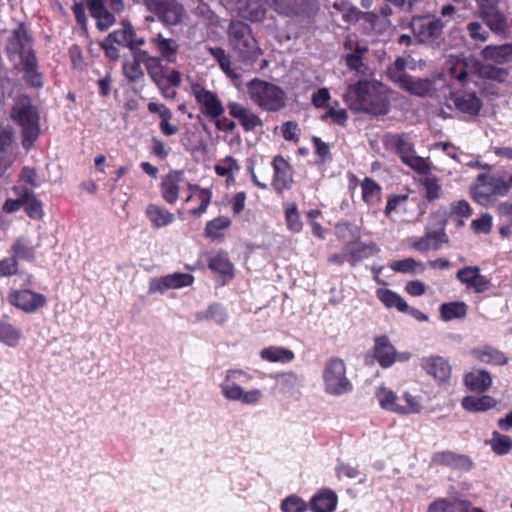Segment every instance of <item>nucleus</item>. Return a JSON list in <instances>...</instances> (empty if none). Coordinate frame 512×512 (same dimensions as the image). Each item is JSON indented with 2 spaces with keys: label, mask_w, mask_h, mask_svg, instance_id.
Masks as SVG:
<instances>
[{
  "label": "nucleus",
  "mask_w": 512,
  "mask_h": 512,
  "mask_svg": "<svg viewBox=\"0 0 512 512\" xmlns=\"http://www.w3.org/2000/svg\"><path fill=\"white\" fill-rule=\"evenodd\" d=\"M145 213L154 228L168 226L174 221V215L171 212L156 204H149Z\"/></svg>",
  "instance_id": "nucleus-37"
},
{
  "label": "nucleus",
  "mask_w": 512,
  "mask_h": 512,
  "mask_svg": "<svg viewBox=\"0 0 512 512\" xmlns=\"http://www.w3.org/2000/svg\"><path fill=\"white\" fill-rule=\"evenodd\" d=\"M208 52L218 62L222 71L231 79H238L240 75L231 67L230 56L220 47H209Z\"/></svg>",
  "instance_id": "nucleus-46"
},
{
  "label": "nucleus",
  "mask_w": 512,
  "mask_h": 512,
  "mask_svg": "<svg viewBox=\"0 0 512 512\" xmlns=\"http://www.w3.org/2000/svg\"><path fill=\"white\" fill-rule=\"evenodd\" d=\"M406 61L403 58H397L395 62L388 67L387 74L389 78L397 84H402L408 77L405 72Z\"/></svg>",
  "instance_id": "nucleus-54"
},
{
  "label": "nucleus",
  "mask_w": 512,
  "mask_h": 512,
  "mask_svg": "<svg viewBox=\"0 0 512 512\" xmlns=\"http://www.w3.org/2000/svg\"><path fill=\"white\" fill-rule=\"evenodd\" d=\"M272 167L274 170L272 186L277 193L281 194L289 189L293 182L292 168L281 155L273 158Z\"/></svg>",
  "instance_id": "nucleus-19"
},
{
  "label": "nucleus",
  "mask_w": 512,
  "mask_h": 512,
  "mask_svg": "<svg viewBox=\"0 0 512 512\" xmlns=\"http://www.w3.org/2000/svg\"><path fill=\"white\" fill-rule=\"evenodd\" d=\"M184 183V173L180 170H173L166 174L160 183L161 196L170 205L176 203L179 192Z\"/></svg>",
  "instance_id": "nucleus-20"
},
{
  "label": "nucleus",
  "mask_w": 512,
  "mask_h": 512,
  "mask_svg": "<svg viewBox=\"0 0 512 512\" xmlns=\"http://www.w3.org/2000/svg\"><path fill=\"white\" fill-rule=\"evenodd\" d=\"M25 211L29 217L34 219H40L43 216L42 205L39 200L36 199L32 191L27 188L24 189Z\"/></svg>",
  "instance_id": "nucleus-52"
},
{
  "label": "nucleus",
  "mask_w": 512,
  "mask_h": 512,
  "mask_svg": "<svg viewBox=\"0 0 512 512\" xmlns=\"http://www.w3.org/2000/svg\"><path fill=\"white\" fill-rule=\"evenodd\" d=\"M464 383L470 391L483 393L491 387L492 377L486 370H474L465 375Z\"/></svg>",
  "instance_id": "nucleus-31"
},
{
  "label": "nucleus",
  "mask_w": 512,
  "mask_h": 512,
  "mask_svg": "<svg viewBox=\"0 0 512 512\" xmlns=\"http://www.w3.org/2000/svg\"><path fill=\"white\" fill-rule=\"evenodd\" d=\"M338 238L345 241L351 238L346 244V249L349 256V264L356 266L363 259L376 255L380 249L374 242L364 243L360 241L359 228L350 223L338 224L336 226Z\"/></svg>",
  "instance_id": "nucleus-6"
},
{
  "label": "nucleus",
  "mask_w": 512,
  "mask_h": 512,
  "mask_svg": "<svg viewBox=\"0 0 512 512\" xmlns=\"http://www.w3.org/2000/svg\"><path fill=\"white\" fill-rule=\"evenodd\" d=\"M242 378L250 379V376L240 369H230L226 372L225 380L221 384L223 396L231 401H240L246 405L258 403L262 398V392L259 389L244 391L237 383Z\"/></svg>",
  "instance_id": "nucleus-8"
},
{
  "label": "nucleus",
  "mask_w": 512,
  "mask_h": 512,
  "mask_svg": "<svg viewBox=\"0 0 512 512\" xmlns=\"http://www.w3.org/2000/svg\"><path fill=\"white\" fill-rule=\"evenodd\" d=\"M383 144L386 149L397 154L401 161L418 173H427L431 170V164L428 158L415 155L414 144L410 141L408 135L386 134L383 137Z\"/></svg>",
  "instance_id": "nucleus-4"
},
{
  "label": "nucleus",
  "mask_w": 512,
  "mask_h": 512,
  "mask_svg": "<svg viewBox=\"0 0 512 512\" xmlns=\"http://www.w3.org/2000/svg\"><path fill=\"white\" fill-rule=\"evenodd\" d=\"M133 37L134 31L131 27L115 30L107 36L109 41L127 47H129V45L132 43Z\"/></svg>",
  "instance_id": "nucleus-56"
},
{
  "label": "nucleus",
  "mask_w": 512,
  "mask_h": 512,
  "mask_svg": "<svg viewBox=\"0 0 512 512\" xmlns=\"http://www.w3.org/2000/svg\"><path fill=\"white\" fill-rule=\"evenodd\" d=\"M481 56L498 64L512 61V43L488 45L481 51Z\"/></svg>",
  "instance_id": "nucleus-33"
},
{
  "label": "nucleus",
  "mask_w": 512,
  "mask_h": 512,
  "mask_svg": "<svg viewBox=\"0 0 512 512\" xmlns=\"http://www.w3.org/2000/svg\"><path fill=\"white\" fill-rule=\"evenodd\" d=\"M24 78L33 87L42 86V77L37 70V59L34 53L26 55V58L22 59Z\"/></svg>",
  "instance_id": "nucleus-41"
},
{
  "label": "nucleus",
  "mask_w": 512,
  "mask_h": 512,
  "mask_svg": "<svg viewBox=\"0 0 512 512\" xmlns=\"http://www.w3.org/2000/svg\"><path fill=\"white\" fill-rule=\"evenodd\" d=\"M230 224H231V221L228 217H226V216L217 217V218L209 221L206 224L205 234L207 237L217 238L220 235L219 232L221 230L228 228L230 226Z\"/></svg>",
  "instance_id": "nucleus-55"
},
{
  "label": "nucleus",
  "mask_w": 512,
  "mask_h": 512,
  "mask_svg": "<svg viewBox=\"0 0 512 512\" xmlns=\"http://www.w3.org/2000/svg\"><path fill=\"white\" fill-rule=\"evenodd\" d=\"M491 447L496 454L504 455L511 450L512 441L508 436L494 432L491 440Z\"/></svg>",
  "instance_id": "nucleus-57"
},
{
  "label": "nucleus",
  "mask_w": 512,
  "mask_h": 512,
  "mask_svg": "<svg viewBox=\"0 0 512 512\" xmlns=\"http://www.w3.org/2000/svg\"><path fill=\"white\" fill-rule=\"evenodd\" d=\"M338 497L330 489L319 490L310 501V509L313 512H333L336 509Z\"/></svg>",
  "instance_id": "nucleus-29"
},
{
  "label": "nucleus",
  "mask_w": 512,
  "mask_h": 512,
  "mask_svg": "<svg viewBox=\"0 0 512 512\" xmlns=\"http://www.w3.org/2000/svg\"><path fill=\"white\" fill-rule=\"evenodd\" d=\"M422 369L438 384L447 383L451 376V366L447 359L441 356H429L421 359Z\"/></svg>",
  "instance_id": "nucleus-18"
},
{
  "label": "nucleus",
  "mask_w": 512,
  "mask_h": 512,
  "mask_svg": "<svg viewBox=\"0 0 512 512\" xmlns=\"http://www.w3.org/2000/svg\"><path fill=\"white\" fill-rule=\"evenodd\" d=\"M376 397L383 409L394 413L415 414L422 409L419 398L408 392H405L402 397H398L393 391L382 387L376 392Z\"/></svg>",
  "instance_id": "nucleus-10"
},
{
  "label": "nucleus",
  "mask_w": 512,
  "mask_h": 512,
  "mask_svg": "<svg viewBox=\"0 0 512 512\" xmlns=\"http://www.w3.org/2000/svg\"><path fill=\"white\" fill-rule=\"evenodd\" d=\"M376 297L388 309L395 308L399 312H403L408 308V304L406 303V301L399 294L390 289H377Z\"/></svg>",
  "instance_id": "nucleus-39"
},
{
  "label": "nucleus",
  "mask_w": 512,
  "mask_h": 512,
  "mask_svg": "<svg viewBox=\"0 0 512 512\" xmlns=\"http://www.w3.org/2000/svg\"><path fill=\"white\" fill-rule=\"evenodd\" d=\"M482 18L486 25L495 33H505L508 29L507 18L497 6L481 11Z\"/></svg>",
  "instance_id": "nucleus-35"
},
{
  "label": "nucleus",
  "mask_w": 512,
  "mask_h": 512,
  "mask_svg": "<svg viewBox=\"0 0 512 512\" xmlns=\"http://www.w3.org/2000/svg\"><path fill=\"white\" fill-rule=\"evenodd\" d=\"M229 115L237 119L245 132L254 131L263 126V121L250 108L238 102H228Z\"/></svg>",
  "instance_id": "nucleus-17"
},
{
  "label": "nucleus",
  "mask_w": 512,
  "mask_h": 512,
  "mask_svg": "<svg viewBox=\"0 0 512 512\" xmlns=\"http://www.w3.org/2000/svg\"><path fill=\"white\" fill-rule=\"evenodd\" d=\"M11 305L26 312L33 313L46 305V297L30 289L12 290L8 295Z\"/></svg>",
  "instance_id": "nucleus-13"
},
{
  "label": "nucleus",
  "mask_w": 512,
  "mask_h": 512,
  "mask_svg": "<svg viewBox=\"0 0 512 512\" xmlns=\"http://www.w3.org/2000/svg\"><path fill=\"white\" fill-rule=\"evenodd\" d=\"M512 188V173L498 170L492 173H481L471 186V196L482 206L493 205L499 197L506 196Z\"/></svg>",
  "instance_id": "nucleus-2"
},
{
  "label": "nucleus",
  "mask_w": 512,
  "mask_h": 512,
  "mask_svg": "<svg viewBox=\"0 0 512 512\" xmlns=\"http://www.w3.org/2000/svg\"><path fill=\"white\" fill-rule=\"evenodd\" d=\"M285 218L287 227L290 231L294 233L301 231L303 224L295 204L286 209Z\"/></svg>",
  "instance_id": "nucleus-58"
},
{
  "label": "nucleus",
  "mask_w": 512,
  "mask_h": 512,
  "mask_svg": "<svg viewBox=\"0 0 512 512\" xmlns=\"http://www.w3.org/2000/svg\"><path fill=\"white\" fill-rule=\"evenodd\" d=\"M278 14L285 16L311 17L317 7L315 0H266Z\"/></svg>",
  "instance_id": "nucleus-12"
},
{
  "label": "nucleus",
  "mask_w": 512,
  "mask_h": 512,
  "mask_svg": "<svg viewBox=\"0 0 512 512\" xmlns=\"http://www.w3.org/2000/svg\"><path fill=\"white\" fill-rule=\"evenodd\" d=\"M24 189L20 187H14L13 190L19 195L18 199H8L3 205V211L6 213H13L20 209L25 203Z\"/></svg>",
  "instance_id": "nucleus-62"
},
{
  "label": "nucleus",
  "mask_w": 512,
  "mask_h": 512,
  "mask_svg": "<svg viewBox=\"0 0 512 512\" xmlns=\"http://www.w3.org/2000/svg\"><path fill=\"white\" fill-rule=\"evenodd\" d=\"M362 191V200L368 206H376L381 201L382 188L373 179L366 177L360 184Z\"/></svg>",
  "instance_id": "nucleus-38"
},
{
  "label": "nucleus",
  "mask_w": 512,
  "mask_h": 512,
  "mask_svg": "<svg viewBox=\"0 0 512 512\" xmlns=\"http://www.w3.org/2000/svg\"><path fill=\"white\" fill-rule=\"evenodd\" d=\"M150 43L156 52L160 54V58L168 63H175L179 44L173 38H166L161 33H157L150 38Z\"/></svg>",
  "instance_id": "nucleus-23"
},
{
  "label": "nucleus",
  "mask_w": 512,
  "mask_h": 512,
  "mask_svg": "<svg viewBox=\"0 0 512 512\" xmlns=\"http://www.w3.org/2000/svg\"><path fill=\"white\" fill-rule=\"evenodd\" d=\"M90 14L97 20V27L101 31L107 30L115 23L113 13L109 12L104 5V1L89 9Z\"/></svg>",
  "instance_id": "nucleus-45"
},
{
  "label": "nucleus",
  "mask_w": 512,
  "mask_h": 512,
  "mask_svg": "<svg viewBox=\"0 0 512 512\" xmlns=\"http://www.w3.org/2000/svg\"><path fill=\"white\" fill-rule=\"evenodd\" d=\"M7 50L11 53L19 54L21 59L26 58V55L30 53H34L32 50V39L23 24L14 30L9 39Z\"/></svg>",
  "instance_id": "nucleus-24"
},
{
  "label": "nucleus",
  "mask_w": 512,
  "mask_h": 512,
  "mask_svg": "<svg viewBox=\"0 0 512 512\" xmlns=\"http://www.w3.org/2000/svg\"><path fill=\"white\" fill-rule=\"evenodd\" d=\"M190 194L185 199V202L197 201L199 202V206L193 208L189 211V213L193 216H201L206 212L207 207L209 206L212 199V192L209 189L201 188L198 185L186 183Z\"/></svg>",
  "instance_id": "nucleus-27"
},
{
  "label": "nucleus",
  "mask_w": 512,
  "mask_h": 512,
  "mask_svg": "<svg viewBox=\"0 0 512 512\" xmlns=\"http://www.w3.org/2000/svg\"><path fill=\"white\" fill-rule=\"evenodd\" d=\"M208 266L215 273L228 275L230 277L233 275V265L229 261L227 255L224 253H218L211 256L208 262Z\"/></svg>",
  "instance_id": "nucleus-48"
},
{
  "label": "nucleus",
  "mask_w": 512,
  "mask_h": 512,
  "mask_svg": "<svg viewBox=\"0 0 512 512\" xmlns=\"http://www.w3.org/2000/svg\"><path fill=\"white\" fill-rule=\"evenodd\" d=\"M395 349L385 336L378 337L375 341L374 355L382 367H389L395 362Z\"/></svg>",
  "instance_id": "nucleus-34"
},
{
  "label": "nucleus",
  "mask_w": 512,
  "mask_h": 512,
  "mask_svg": "<svg viewBox=\"0 0 512 512\" xmlns=\"http://www.w3.org/2000/svg\"><path fill=\"white\" fill-rule=\"evenodd\" d=\"M190 93L205 117L214 120L223 115L225 108L216 92L206 89L200 82L190 81Z\"/></svg>",
  "instance_id": "nucleus-11"
},
{
  "label": "nucleus",
  "mask_w": 512,
  "mask_h": 512,
  "mask_svg": "<svg viewBox=\"0 0 512 512\" xmlns=\"http://www.w3.org/2000/svg\"><path fill=\"white\" fill-rule=\"evenodd\" d=\"M471 355L484 364L502 366L508 363V358L503 352L489 345L474 348Z\"/></svg>",
  "instance_id": "nucleus-30"
},
{
  "label": "nucleus",
  "mask_w": 512,
  "mask_h": 512,
  "mask_svg": "<svg viewBox=\"0 0 512 512\" xmlns=\"http://www.w3.org/2000/svg\"><path fill=\"white\" fill-rule=\"evenodd\" d=\"M390 268L395 272L410 274L416 273L418 268H420L421 272L424 270L422 264L413 258H405L402 260L393 261L390 264Z\"/></svg>",
  "instance_id": "nucleus-53"
},
{
  "label": "nucleus",
  "mask_w": 512,
  "mask_h": 512,
  "mask_svg": "<svg viewBox=\"0 0 512 512\" xmlns=\"http://www.w3.org/2000/svg\"><path fill=\"white\" fill-rule=\"evenodd\" d=\"M399 86L412 94L425 96L431 91L432 83L428 79H413L412 77H408Z\"/></svg>",
  "instance_id": "nucleus-49"
},
{
  "label": "nucleus",
  "mask_w": 512,
  "mask_h": 512,
  "mask_svg": "<svg viewBox=\"0 0 512 512\" xmlns=\"http://www.w3.org/2000/svg\"><path fill=\"white\" fill-rule=\"evenodd\" d=\"M496 405L497 400L489 395L466 396L462 399V407L470 412H485Z\"/></svg>",
  "instance_id": "nucleus-36"
},
{
  "label": "nucleus",
  "mask_w": 512,
  "mask_h": 512,
  "mask_svg": "<svg viewBox=\"0 0 512 512\" xmlns=\"http://www.w3.org/2000/svg\"><path fill=\"white\" fill-rule=\"evenodd\" d=\"M143 56L137 53L132 60H126L123 63V73L130 82H137L143 78L144 73L141 67Z\"/></svg>",
  "instance_id": "nucleus-47"
},
{
  "label": "nucleus",
  "mask_w": 512,
  "mask_h": 512,
  "mask_svg": "<svg viewBox=\"0 0 512 512\" xmlns=\"http://www.w3.org/2000/svg\"><path fill=\"white\" fill-rule=\"evenodd\" d=\"M440 19L428 16L414 17L411 21V29L419 42H429L437 39L443 30Z\"/></svg>",
  "instance_id": "nucleus-14"
},
{
  "label": "nucleus",
  "mask_w": 512,
  "mask_h": 512,
  "mask_svg": "<svg viewBox=\"0 0 512 512\" xmlns=\"http://www.w3.org/2000/svg\"><path fill=\"white\" fill-rule=\"evenodd\" d=\"M228 39L233 50L243 61H253L259 56L260 48L248 24L242 21L231 22Z\"/></svg>",
  "instance_id": "nucleus-7"
},
{
  "label": "nucleus",
  "mask_w": 512,
  "mask_h": 512,
  "mask_svg": "<svg viewBox=\"0 0 512 512\" xmlns=\"http://www.w3.org/2000/svg\"><path fill=\"white\" fill-rule=\"evenodd\" d=\"M322 377L328 394L342 395L352 390V384L346 377V365L338 357H331L325 362Z\"/></svg>",
  "instance_id": "nucleus-9"
},
{
  "label": "nucleus",
  "mask_w": 512,
  "mask_h": 512,
  "mask_svg": "<svg viewBox=\"0 0 512 512\" xmlns=\"http://www.w3.org/2000/svg\"><path fill=\"white\" fill-rule=\"evenodd\" d=\"M152 13L165 25H178L185 16V9L177 0H164Z\"/></svg>",
  "instance_id": "nucleus-21"
},
{
  "label": "nucleus",
  "mask_w": 512,
  "mask_h": 512,
  "mask_svg": "<svg viewBox=\"0 0 512 512\" xmlns=\"http://www.w3.org/2000/svg\"><path fill=\"white\" fill-rule=\"evenodd\" d=\"M344 100L355 111L385 115L389 110L386 87L376 81H359L349 85Z\"/></svg>",
  "instance_id": "nucleus-1"
},
{
  "label": "nucleus",
  "mask_w": 512,
  "mask_h": 512,
  "mask_svg": "<svg viewBox=\"0 0 512 512\" xmlns=\"http://www.w3.org/2000/svg\"><path fill=\"white\" fill-rule=\"evenodd\" d=\"M22 337L21 331L8 322L0 321V341L10 347L18 345Z\"/></svg>",
  "instance_id": "nucleus-51"
},
{
  "label": "nucleus",
  "mask_w": 512,
  "mask_h": 512,
  "mask_svg": "<svg viewBox=\"0 0 512 512\" xmlns=\"http://www.w3.org/2000/svg\"><path fill=\"white\" fill-rule=\"evenodd\" d=\"M450 98L458 110L472 116L477 115L482 108V102L474 92H454Z\"/></svg>",
  "instance_id": "nucleus-26"
},
{
  "label": "nucleus",
  "mask_w": 512,
  "mask_h": 512,
  "mask_svg": "<svg viewBox=\"0 0 512 512\" xmlns=\"http://www.w3.org/2000/svg\"><path fill=\"white\" fill-rule=\"evenodd\" d=\"M492 228V216L488 213L474 219L471 222V229L477 234H488Z\"/></svg>",
  "instance_id": "nucleus-59"
},
{
  "label": "nucleus",
  "mask_w": 512,
  "mask_h": 512,
  "mask_svg": "<svg viewBox=\"0 0 512 512\" xmlns=\"http://www.w3.org/2000/svg\"><path fill=\"white\" fill-rule=\"evenodd\" d=\"M420 185L424 188V197L428 202H433L441 197L442 188L436 176L429 172L421 173Z\"/></svg>",
  "instance_id": "nucleus-40"
},
{
  "label": "nucleus",
  "mask_w": 512,
  "mask_h": 512,
  "mask_svg": "<svg viewBox=\"0 0 512 512\" xmlns=\"http://www.w3.org/2000/svg\"><path fill=\"white\" fill-rule=\"evenodd\" d=\"M449 76L458 80L461 84H464L467 80L468 73L466 70V63L463 61H456L449 68Z\"/></svg>",
  "instance_id": "nucleus-63"
},
{
  "label": "nucleus",
  "mask_w": 512,
  "mask_h": 512,
  "mask_svg": "<svg viewBox=\"0 0 512 512\" xmlns=\"http://www.w3.org/2000/svg\"><path fill=\"white\" fill-rule=\"evenodd\" d=\"M11 118L22 127V144L28 149L37 139L40 129L36 109L28 97H19L11 110Z\"/></svg>",
  "instance_id": "nucleus-5"
},
{
  "label": "nucleus",
  "mask_w": 512,
  "mask_h": 512,
  "mask_svg": "<svg viewBox=\"0 0 512 512\" xmlns=\"http://www.w3.org/2000/svg\"><path fill=\"white\" fill-rule=\"evenodd\" d=\"M440 314L444 321L462 319L467 314V305L461 301L443 303L440 306Z\"/></svg>",
  "instance_id": "nucleus-44"
},
{
  "label": "nucleus",
  "mask_w": 512,
  "mask_h": 512,
  "mask_svg": "<svg viewBox=\"0 0 512 512\" xmlns=\"http://www.w3.org/2000/svg\"><path fill=\"white\" fill-rule=\"evenodd\" d=\"M238 170L239 166L237 161L231 156H227L221 163L215 166V172L219 176H230L233 171Z\"/></svg>",
  "instance_id": "nucleus-61"
},
{
  "label": "nucleus",
  "mask_w": 512,
  "mask_h": 512,
  "mask_svg": "<svg viewBox=\"0 0 512 512\" xmlns=\"http://www.w3.org/2000/svg\"><path fill=\"white\" fill-rule=\"evenodd\" d=\"M456 278L465 285L466 289L475 293H483L490 289L491 280L480 273L478 266H466L456 273Z\"/></svg>",
  "instance_id": "nucleus-15"
},
{
  "label": "nucleus",
  "mask_w": 512,
  "mask_h": 512,
  "mask_svg": "<svg viewBox=\"0 0 512 512\" xmlns=\"http://www.w3.org/2000/svg\"><path fill=\"white\" fill-rule=\"evenodd\" d=\"M246 89L251 102L261 110L278 112L286 106L285 91L272 82L254 78L247 83Z\"/></svg>",
  "instance_id": "nucleus-3"
},
{
  "label": "nucleus",
  "mask_w": 512,
  "mask_h": 512,
  "mask_svg": "<svg viewBox=\"0 0 512 512\" xmlns=\"http://www.w3.org/2000/svg\"><path fill=\"white\" fill-rule=\"evenodd\" d=\"M13 256L17 259L32 261L35 258V248L30 241L21 237L12 246Z\"/></svg>",
  "instance_id": "nucleus-50"
},
{
  "label": "nucleus",
  "mask_w": 512,
  "mask_h": 512,
  "mask_svg": "<svg viewBox=\"0 0 512 512\" xmlns=\"http://www.w3.org/2000/svg\"><path fill=\"white\" fill-rule=\"evenodd\" d=\"M447 242L448 236L441 226L439 230H427L424 236L414 239L411 246L417 251L426 252L430 249L437 250Z\"/></svg>",
  "instance_id": "nucleus-22"
},
{
  "label": "nucleus",
  "mask_w": 512,
  "mask_h": 512,
  "mask_svg": "<svg viewBox=\"0 0 512 512\" xmlns=\"http://www.w3.org/2000/svg\"><path fill=\"white\" fill-rule=\"evenodd\" d=\"M281 508L283 512H304L307 505L301 498L289 496L282 502Z\"/></svg>",
  "instance_id": "nucleus-60"
},
{
  "label": "nucleus",
  "mask_w": 512,
  "mask_h": 512,
  "mask_svg": "<svg viewBox=\"0 0 512 512\" xmlns=\"http://www.w3.org/2000/svg\"><path fill=\"white\" fill-rule=\"evenodd\" d=\"M139 54L143 56V63L148 75L159 88H163L164 75L167 68L163 66L162 59L156 56H149L146 51H139Z\"/></svg>",
  "instance_id": "nucleus-32"
},
{
  "label": "nucleus",
  "mask_w": 512,
  "mask_h": 512,
  "mask_svg": "<svg viewBox=\"0 0 512 512\" xmlns=\"http://www.w3.org/2000/svg\"><path fill=\"white\" fill-rule=\"evenodd\" d=\"M467 507L468 501L441 498L429 505L428 512H467Z\"/></svg>",
  "instance_id": "nucleus-43"
},
{
  "label": "nucleus",
  "mask_w": 512,
  "mask_h": 512,
  "mask_svg": "<svg viewBox=\"0 0 512 512\" xmlns=\"http://www.w3.org/2000/svg\"><path fill=\"white\" fill-rule=\"evenodd\" d=\"M194 278L188 273H173L163 277L152 278L149 282L150 294L164 293L169 289H179L192 284Z\"/></svg>",
  "instance_id": "nucleus-16"
},
{
  "label": "nucleus",
  "mask_w": 512,
  "mask_h": 512,
  "mask_svg": "<svg viewBox=\"0 0 512 512\" xmlns=\"http://www.w3.org/2000/svg\"><path fill=\"white\" fill-rule=\"evenodd\" d=\"M432 464L449 466L454 469L470 470L472 468V461L469 457L452 451H442L434 453L431 459Z\"/></svg>",
  "instance_id": "nucleus-25"
},
{
  "label": "nucleus",
  "mask_w": 512,
  "mask_h": 512,
  "mask_svg": "<svg viewBox=\"0 0 512 512\" xmlns=\"http://www.w3.org/2000/svg\"><path fill=\"white\" fill-rule=\"evenodd\" d=\"M236 10L240 17L251 22L262 21L266 12L261 0H237Z\"/></svg>",
  "instance_id": "nucleus-28"
},
{
  "label": "nucleus",
  "mask_w": 512,
  "mask_h": 512,
  "mask_svg": "<svg viewBox=\"0 0 512 512\" xmlns=\"http://www.w3.org/2000/svg\"><path fill=\"white\" fill-rule=\"evenodd\" d=\"M299 134L300 129L296 122L288 121L282 125V135L285 140L297 142L299 140Z\"/></svg>",
  "instance_id": "nucleus-64"
},
{
  "label": "nucleus",
  "mask_w": 512,
  "mask_h": 512,
  "mask_svg": "<svg viewBox=\"0 0 512 512\" xmlns=\"http://www.w3.org/2000/svg\"><path fill=\"white\" fill-rule=\"evenodd\" d=\"M260 356L265 361L280 363L291 362L295 357L294 353L291 350L277 346H270L262 349L260 352Z\"/></svg>",
  "instance_id": "nucleus-42"
}]
</instances>
